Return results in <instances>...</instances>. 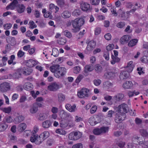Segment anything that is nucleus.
<instances>
[{
  "instance_id": "nucleus-29",
  "label": "nucleus",
  "mask_w": 148,
  "mask_h": 148,
  "mask_svg": "<svg viewBox=\"0 0 148 148\" xmlns=\"http://www.w3.org/2000/svg\"><path fill=\"white\" fill-rule=\"evenodd\" d=\"M21 71V70H20V69H18L16 70L15 73L13 74V77L14 78L16 79L19 78L22 74Z\"/></svg>"
},
{
  "instance_id": "nucleus-57",
  "label": "nucleus",
  "mask_w": 148,
  "mask_h": 148,
  "mask_svg": "<svg viewBox=\"0 0 148 148\" xmlns=\"http://www.w3.org/2000/svg\"><path fill=\"white\" fill-rule=\"evenodd\" d=\"M12 25L11 23H6L3 25V27L5 29H10L12 27Z\"/></svg>"
},
{
  "instance_id": "nucleus-12",
  "label": "nucleus",
  "mask_w": 148,
  "mask_h": 148,
  "mask_svg": "<svg viewBox=\"0 0 148 148\" xmlns=\"http://www.w3.org/2000/svg\"><path fill=\"white\" fill-rule=\"evenodd\" d=\"M80 8L82 10L87 12L91 10L90 4L88 3L82 2L80 4Z\"/></svg>"
},
{
  "instance_id": "nucleus-46",
  "label": "nucleus",
  "mask_w": 148,
  "mask_h": 148,
  "mask_svg": "<svg viewBox=\"0 0 148 148\" xmlns=\"http://www.w3.org/2000/svg\"><path fill=\"white\" fill-rule=\"evenodd\" d=\"M8 127V125L5 123H3L0 125V131L3 132Z\"/></svg>"
},
{
  "instance_id": "nucleus-7",
  "label": "nucleus",
  "mask_w": 148,
  "mask_h": 148,
  "mask_svg": "<svg viewBox=\"0 0 148 148\" xmlns=\"http://www.w3.org/2000/svg\"><path fill=\"white\" fill-rule=\"evenodd\" d=\"M30 140L32 143H35L38 145L40 144L42 142L40 135H32L30 138Z\"/></svg>"
},
{
  "instance_id": "nucleus-60",
  "label": "nucleus",
  "mask_w": 148,
  "mask_h": 148,
  "mask_svg": "<svg viewBox=\"0 0 148 148\" xmlns=\"http://www.w3.org/2000/svg\"><path fill=\"white\" fill-rule=\"evenodd\" d=\"M125 25V23L122 22H120L117 23L116 25V26L119 28H123Z\"/></svg>"
},
{
  "instance_id": "nucleus-14",
  "label": "nucleus",
  "mask_w": 148,
  "mask_h": 148,
  "mask_svg": "<svg viewBox=\"0 0 148 148\" xmlns=\"http://www.w3.org/2000/svg\"><path fill=\"white\" fill-rule=\"evenodd\" d=\"M124 97L123 94L122 93H118L115 96H114L113 98V99L111 101H110L108 103L109 105H111L112 104L113 102H112V101L114 100L116 101H119L122 100Z\"/></svg>"
},
{
  "instance_id": "nucleus-18",
  "label": "nucleus",
  "mask_w": 148,
  "mask_h": 148,
  "mask_svg": "<svg viewBox=\"0 0 148 148\" xmlns=\"http://www.w3.org/2000/svg\"><path fill=\"white\" fill-rule=\"evenodd\" d=\"M133 62L132 61L129 62L127 63V66L124 70L125 71H127V72L128 73L132 72L134 67V65L133 64Z\"/></svg>"
},
{
  "instance_id": "nucleus-30",
  "label": "nucleus",
  "mask_w": 148,
  "mask_h": 148,
  "mask_svg": "<svg viewBox=\"0 0 148 148\" xmlns=\"http://www.w3.org/2000/svg\"><path fill=\"white\" fill-rule=\"evenodd\" d=\"M139 94V92L136 91L135 90H129L127 92L128 95L130 97L137 95Z\"/></svg>"
},
{
  "instance_id": "nucleus-20",
  "label": "nucleus",
  "mask_w": 148,
  "mask_h": 148,
  "mask_svg": "<svg viewBox=\"0 0 148 148\" xmlns=\"http://www.w3.org/2000/svg\"><path fill=\"white\" fill-rule=\"evenodd\" d=\"M38 62L35 60L30 59L27 61V65L30 67H32L38 64Z\"/></svg>"
},
{
  "instance_id": "nucleus-1",
  "label": "nucleus",
  "mask_w": 148,
  "mask_h": 148,
  "mask_svg": "<svg viewBox=\"0 0 148 148\" xmlns=\"http://www.w3.org/2000/svg\"><path fill=\"white\" fill-rule=\"evenodd\" d=\"M128 109L127 105L125 103L122 104L118 107V112L115 119L116 122L120 123L125 119V116L124 113L127 112Z\"/></svg>"
},
{
  "instance_id": "nucleus-48",
  "label": "nucleus",
  "mask_w": 148,
  "mask_h": 148,
  "mask_svg": "<svg viewBox=\"0 0 148 148\" xmlns=\"http://www.w3.org/2000/svg\"><path fill=\"white\" fill-rule=\"evenodd\" d=\"M52 55L55 57H57L59 54L58 50L56 48H53L52 50Z\"/></svg>"
},
{
  "instance_id": "nucleus-64",
  "label": "nucleus",
  "mask_w": 148,
  "mask_h": 148,
  "mask_svg": "<svg viewBox=\"0 0 148 148\" xmlns=\"http://www.w3.org/2000/svg\"><path fill=\"white\" fill-rule=\"evenodd\" d=\"M72 148H83L82 145L80 143H78L73 145Z\"/></svg>"
},
{
  "instance_id": "nucleus-25",
  "label": "nucleus",
  "mask_w": 148,
  "mask_h": 148,
  "mask_svg": "<svg viewBox=\"0 0 148 148\" xmlns=\"http://www.w3.org/2000/svg\"><path fill=\"white\" fill-rule=\"evenodd\" d=\"M0 110L5 113L9 114L11 111L12 108L10 106L7 107H0Z\"/></svg>"
},
{
  "instance_id": "nucleus-6",
  "label": "nucleus",
  "mask_w": 148,
  "mask_h": 148,
  "mask_svg": "<svg viewBox=\"0 0 148 148\" xmlns=\"http://www.w3.org/2000/svg\"><path fill=\"white\" fill-rule=\"evenodd\" d=\"M59 115L60 118L58 117V119L60 121V124L61 125L63 124V121L66 118L69 117L70 116V114L65 112L63 109L60 110Z\"/></svg>"
},
{
  "instance_id": "nucleus-51",
  "label": "nucleus",
  "mask_w": 148,
  "mask_h": 148,
  "mask_svg": "<svg viewBox=\"0 0 148 148\" xmlns=\"http://www.w3.org/2000/svg\"><path fill=\"white\" fill-rule=\"evenodd\" d=\"M9 139L12 142H15L17 141L16 137L13 135H10L9 136Z\"/></svg>"
},
{
  "instance_id": "nucleus-5",
  "label": "nucleus",
  "mask_w": 148,
  "mask_h": 148,
  "mask_svg": "<svg viewBox=\"0 0 148 148\" xmlns=\"http://www.w3.org/2000/svg\"><path fill=\"white\" fill-rule=\"evenodd\" d=\"M82 132L79 131H73L68 135V138L71 140H76L80 138L82 136Z\"/></svg>"
},
{
  "instance_id": "nucleus-38",
  "label": "nucleus",
  "mask_w": 148,
  "mask_h": 148,
  "mask_svg": "<svg viewBox=\"0 0 148 148\" xmlns=\"http://www.w3.org/2000/svg\"><path fill=\"white\" fill-rule=\"evenodd\" d=\"M93 69V66L91 65H87L84 67V71L86 72L91 71Z\"/></svg>"
},
{
  "instance_id": "nucleus-52",
  "label": "nucleus",
  "mask_w": 148,
  "mask_h": 148,
  "mask_svg": "<svg viewBox=\"0 0 148 148\" xmlns=\"http://www.w3.org/2000/svg\"><path fill=\"white\" fill-rule=\"evenodd\" d=\"M80 11L79 9L74 10L72 13V15L75 16H77L80 14Z\"/></svg>"
},
{
  "instance_id": "nucleus-24",
  "label": "nucleus",
  "mask_w": 148,
  "mask_h": 148,
  "mask_svg": "<svg viewBox=\"0 0 148 148\" xmlns=\"http://www.w3.org/2000/svg\"><path fill=\"white\" fill-rule=\"evenodd\" d=\"M40 135L43 142L49 136V133L48 131H45L41 133Z\"/></svg>"
},
{
  "instance_id": "nucleus-44",
  "label": "nucleus",
  "mask_w": 148,
  "mask_h": 148,
  "mask_svg": "<svg viewBox=\"0 0 148 148\" xmlns=\"http://www.w3.org/2000/svg\"><path fill=\"white\" fill-rule=\"evenodd\" d=\"M93 132L95 135H102L100 128L94 129L93 130Z\"/></svg>"
},
{
  "instance_id": "nucleus-56",
  "label": "nucleus",
  "mask_w": 148,
  "mask_h": 148,
  "mask_svg": "<svg viewBox=\"0 0 148 148\" xmlns=\"http://www.w3.org/2000/svg\"><path fill=\"white\" fill-rule=\"evenodd\" d=\"M103 57L105 59L108 60L109 59V53L108 51H105L103 53Z\"/></svg>"
},
{
  "instance_id": "nucleus-58",
  "label": "nucleus",
  "mask_w": 148,
  "mask_h": 148,
  "mask_svg": "<svg viewBox=\"0 0 148 148\" xmlns=\"http://www.w3.org/2000/svg\"><path fill=\"white\" fill-rule=\"evenodd\" d=\"M97 109V106L96 105L93 106L91 108L90 110V112L91 114L95 113Z\"/></svg>"
},
{
  "instance_id": "nucleus-63",
  "label": "nucleus",
  "mask_w": 148,
  "mask_h": 148,
  "mask_svg": "<svg viewBox=\"0 0 148 148\" xmlns=\"http://www.w3.org/2000/svg\"><path fill=\"white\" fill-rule=\"evenodd\" d=\"M140 132L141 135L143 136H146L148 135V133L145 130L142 129L140 131Z\"/></svg>"
},
{
  "instance_id": "nucleus-32",
  "label": "nucleus",
  "mask_w": 148,
  "mask_h": 148,
  "mask_svg": "<svg viewBox=\"0 0 148 148\" xmlns=\"http://www.w3.org/2000/svg\"><path fill=\"white\" fill-rule=\"evenodd\" d=\"M138 42V40L136 39L131 40L128 42V45L129 47H132L136 45Z\"/></svg>"
},
{
  "instance_id": "nucleus-10",
  "label": "nucleus",
  "mask_w": 148,
  "mask_h": 148,
  "mask_svg": "<svg viewBox=\"0 0 148 148\" xmlns=\"http://www.w3.org/2000/svg\"><path fill=\"white\" fill-rule=\"evenodd\" d=\"M133 142L135 144H139L141 145L143 148H147L148 147V141H145L143 143L142 142L141 138L138 137L137 138L133 139Z\"/></svg>"
},
{
  "instance_id": "nucleus-61",
  "label": "nucleus",
  "mask_w": 148,
  "mask_h": 148,
  "mask_svg": "<svg viewBox=\"0 0 148 148\" xmlns=\"http://www.w3.org/2000/svg\"><path fill=\"white\" fill-rule=\"evenodd\" d=\"M64 34L67 37L69 38H71L72 36L71 33L67 30L63 32Z\"/></svg>"
},
{
  "instance_id": "nucleus-33",
  "label": "nucleus",
  "mask_w": 148,
  "mask_h": 148,
  "mask_svg": "<svg viewBox=\"0 0 148 148\" xmlns=\"http://www.w3.org/2000/svg\"><path fill=\"white\" fill-rule=\"evenodd\" d=\"M101 134H103L108 132L109 127L108 126H102L100 127Z\"/></svg>"
},
{
  "instance_id": "nucleus-54",
  "label": "nucleus",
  "mask_w": 148,
  "mask_h": 148,
  "mask_svg": "<svg viewBox=\"0 0 148 148\" xmlns=\"http://www.w3.org/2000/svg\"><path fill=\"white\" fill-rule=\"evenodd\" d=\"M140 61L144 63H148V57L146 56H143L141 58Z\"/></svg>"
},
{
  "instance_id": "nucleus-22",
  "label": "nucleus",
  "mask_w": 148,
  "mask_h": 148,
  "mask_svg": "<svg viewBox=\"0 0 148 148\" xmlns=\"http://www.w3.org/2000/svg\"><path fill=\"white\" fill-rule=\"evenodd\" d=\"M25 9V7L22 4H18L17 5L16 10L17 12L19 13L23 12Z\"/></svg>"
},
{
  "instance_id": "nucleus-55",
  "label": "nucleus",
  "mask_w": 148,
  "mask_h": 148,
  "mask_svg": "<svg viewBox=\"0 0 148 148\" xmlns=\"http://www.w3.org/2000/svg\"><path fill=\"white\" fill-rule=\"evenodd\" d=\"M74 73L75 74L78 73L80 71V67L78 66H76L73 68Z\"/></svg>"
},
{
  "instance_id": "nucleus-36",
  "label": "nucleus",
  "mask_w": 148,
  "mask_h": 148,
  "mask_svg": "<svg viewBox=\"0 0 148 148\" xmlns=\"http://www.w3.org/2000/svg\"><path fill=\"white\" fill-rule=\"evenodd\" d=\"M71 16V13L67 10L64 11L61 14L62 17L64 18H69Z\"/></svg>"
},
{
  "instance_id": "nucleus-17",
  "label": "nucleus",
  "mask_w": 148,
  "mask_h": 148,
  "mask_svg": "<svg viewBox=\"0 0 148 148\" xmlns=\"http://www.w3.org/2000/svg\"><path fill=\"white\" fill-rule=\"evenodd\" d=\"M66 109L70 112H75L77 110L76 106L73 104L71 106L69 104H67L65 106Z\"/></svg>"
},
{
  "instance_id": "nucleus-62",
  "label": "nucleus",
  "mask_w": 148,
  "mask_h": 148,
  "mask_svg": "<svg viewBox=\"0 0 148 148\" xmlns=\"http://www.w3.org/2000/svg\"><path fill=\"white\" fill-rule=\"evenodd\" d=\"M95 67V70L97 72H100L102 70V67L99 64L96 65Z\"/></svg>"
},
{
  "instance_id": "nucleus-21",
  "label": "nucleus",
  "mask_w": 148,
  "mask_h": 148,
  "mask_svg": "<svg viewBox=\"0 0 148 148\" xmlns=\"http://www.w3.org/2000/svg\"><path fill=\"white\" fill-rule=\"evenodd\" d=\"M20 70H21L22 74L25 75H29L32 71V70L31 68H27L26 69L24 68L20 69Z\"/></svg>"
},
{
  "instance_id": "nucleus-11",
  "label": "nucleus",
  "mask_w": 148,
  "mask_h": 148,
  "mask_svg": "<svg viewBox=\"0 0 148 148\" xmlns=\"http://www.w3.org/2000/svg\"><path fill=\"white\" fill-rule=\"evenodd\" d=\"M10 84L7 82H5L0 84V90L2 92H7L10 89Z\"/></svg>"
},
{
  "instance_id": "nucleus-35",
  "label": "nucleus",
  "mask_w": 148,
  "mask_h": 148,
  "mask_svg": "<svg viewBox=\"0 0 148 148\" xmlns=\"http://www.w3.org/2000/svg\"><path fill=\"white\" fill-rule=\"evenodd\" d=\"M111 58L112 59L111 61V63L112 64H114L116 62H118L120 61V59L117 57L114 56L113 55H112Z\"/></svg>"
},
{
  "instance_id": "nucleus-34",
  "label": "nucleus",
  "mask_w": 148,
  "mask_h": 148,
  "mask_svg": "<svg viewBox=\"0 0 148 148\" xmlns=\"http://www.w3.org/2000/svg\"><path fill=\"white\" fill-rule=\"evenodd\" d=\"M51 124V123L50 121L46 120L42 123V126L45 128H48L49 127Z\"/></svg>"
},
{
  "instance_id": "nucleus-8",
  "label": "nucleus",
  "mask_w": 148,
  "mask_h": 148,
  "mask_svg": "<svg viewBox=\"0 0 148 148\" xmlns=\"http://www.w3.org/2000/svg\"><path fill=\"white\" fill-rule=\"evenodd\" d=\"M138 85V84L135 82L132 83L131 81H126L123 84V86L124 88L128 89L134 88Z\"/></svg>"
},
{
  "instance_id": "nucleus-50",
  "label": "nucleus",
  "mask_w": 148,
  "mask_h": 148,
  "mask_svg": "<svg viewBox=\"0 0 148 148\" xmlns=\"http://www.w3.org/2000/svg\"><path fill=\"white\" fill-rule=\"evenodd\" d=\"M66 42V40L65 38H60L58 40V43L60 45H64Z\"/></svg>"
},
{
  "instance_id": "nucleus-31",
  "label": "nucleus",
  "mask_w": 148,
  "mask_h": 148,
  "mask_svg": "<svg viewBox=\"0 0 148 148\" xmlns=\"http://www.w3.org/2000/svg\"><path fill=\"white\" fill-rule=\"evenodd\" d=\"M38 110V108L35 106V104H34L29 109L30 113L32 114L36 113Z\"/></svg>"
},
{
  "instance_id": "nucleus-42",
  "label": "nucleus",
  "mask_w": 148,
  "mask_h": 148,
  "mask_svg": "<svg viewBox=\"0 0 148 148\" xmlns=\"http://www.w3.org/2000/svg\"><path fill=\"white\" fill-rule=\"evenodd\" d=\"M49 8L50 10H53L54 9L55 10V12L58 11L59 8L57 6H55L54 4L53 3L50 4L49 5Z\"/></svg>"
},
{
  "instance_id": "nucleus-40",
  "label": "nucleus",
  "mask_w": 148,
  "mask_h": 148,
  "mask_svg": "<svg viewBox=\"0 0 148 148\" xmlns=\"http://www.w3.org/2000/svg\"><path fill=\"white\" fill-rule=\"evenodd\" d=\"M115 73L112 72H108L105 73L104 75L106 78L110 79L115 76Z\"/></svg>"
},
{
  "instance_id": "nucleus-4",
  "label": "nucleus",
  "mask_w": 148,
  "mask_h": 148,
  "mask_svg": "<svg viewBox=\"0 0 148 148\" xmlns=\"http://www.w3.org/2000/svg\"><path fill=\"white\" fill-rule=\"evenodd\" d=\"M90 95V90L87 88H84L78 91L77 96L80 98L88 97Z\"/></svg>"
},
{
  "instance_id": "nucleus-53",
  "label": "nucleus",
  "mask_w": 148,
  "mask_h": 148,
  "mask_svg": "<svg viewBox=\"0 0 148 148\" xmlns=\"http://www.w3.org/2000/svg\"><path fill=\"white\" fill-rule=\"evenodd\" d=\"M114 48V45L113 44H110L107 45L106 47L107 51H110L112 50Z\"/></svg>"
},
{
  "instance_id": "nucleus-9",
  "label": "nucleus",
  "mask_w": 148,
  "mask_h": 148,
  "mask_svg": "<svg viewBox=\"0 0 148 148\" xmlns=\"http://www.w3.org/2000/svg\"><path fill=\"white\" fill-rule=\"evenodd\" d=\"M61 86L58 83L54 82L51 83L48 86L49 90L53 91H56L60 88Z\"/></svg>"
},
{
  "instance_id": "nucleus-26",
  "label": "nucleus",
  "mask_w": 148,
  "mask_h": 148,
  "mask_svg": "<svg viewBox=\"0 0 148 148\" xmlns=\"http://www.w3.org/2000/svg\"><path fill=\"white\" fill-rule=\"evenodd\" d=\"M24 119V117L23 116H19L14 118V123L15 124H18L23 121Z\"/></svg>"
},
{
  "instance_id": "nucleus-27",
  "label": "nucleus",
  "mask_w": 148,
  "mask_h": 148,
  "mask_svg": "<svg viewBox=\"0 0 148 148\" xmlns=\"http://www.w3.org/2000/svg\"><path fill=\"white\" fill-rule=\"evenodd\" d=\"M24 89L27 90H31L33 88V85L29 82L25 83L23 86Z\"/></svg>"
},
{
  "instance_id": "nucleus-47",
  "label": "nucleus",
  "mask_w": 148,
  "mask_h": 148,
  "mask_svg": "<svg viewBox=\"0 0 148 148\" xmlns=\"http://www.w3.org/2000/svg\"><path fill=\"white\" fill-rule=\"evenodd\" d=\"M29 28L32 29H33L37 27L36 25L32 21H29Z\"/></svg>"
},
{
  "instance_id": "nucleus-39",
  "label": "nucleus",
  "mask_w": 148,
  "mask_h": 148,
  "mask_svg": "<svg viewBox=\"0 0 148 148\" xmlns=\"http://www.w3.org/2000/svg\"><path fill=\"white\" fill-rule=\"evenodd\" d=\"M48 113H43L40 114L39 115V119L40 120H43L47 119L48 117Z\"/></svg>"
},
{
  "instance_id": "nucleus-45",
  "label": "nucleus",
  "mask_w": 148,
  "mask_h": 148,
  "mask_svg": "<svg viewBox=\"0 0 148 148\" xmlns=\"http://www.w3.org/2000/svg\"><path fill=\"white\" fill-rule=\"evenodd\" d=\"M56 133L60 135H64L66 133V132L62 129H57L56 130Z\"/></svg>"
},
{
  "instance_id": "nucleus-2",
  "label": "nucleus",
  "mask_w": 148,
  "mask_h": 148,
  "mask_svg": "<svg viewBox=\"0 0 148 148\" xmlns=\"http://www.w3.org/2000/svg\"><path fill=\"white\" fill-rule=\"evenodd\" d=\"M50 71L54 73V76L59 78L64 76L66 73V69L64 67H60L58 65H54L49 68Z\"/></svg>"
},
{
  "instance_id": "nucleus-59",
  "label": "nucleus",
  "mask_w": 148,
  "mask_h": 148,
  "mask_svg": "<svg viewBox=\"0 0 148 148\" xmlns=\"http://www.w3.org/2000/svg\"><path fill=\"white\" fill-rule=\"evenodd\" d=\"M57 4L60 7H63L65 4L63 0H57Z\"/></svg>"
},
{
  "instance_id": "nucleus-19",
  "label": "nucleus",
  "mask_w": 148,
  "mask_h": 148,
  "mask_svg": "<svg viewBox=\"0 0 148 148\" xmlns=\"http://www.w3.org/2000/svg\"><path fill=\"white\" fill-rule=\"evenodd\" d=\"M18 3V2L16 0H14L10 5H8L6 7V9L7 10H14L15 8L16 7Z\"/></svg>"
},
{
  "instance_id": "nucleus-37",
  "label": "nucleus",
  "mask_w": 148,
  "mask_h": 148,
  "mask_svg": "<svg viewBox=\"0 0 148 148\" xmlns=\"http://www.w3.org/2000/svg\"><path fill=\"white\" fill-rule=\"evenodd\" d=\"M58 101L60 102L63 101L65 99V95L62 93L58 94Z\"/></svg>"
},
{
  "instance_id": "nucleus-16",
  "label": "nucleus",
  "mask_w": 148,
  "mask_h": 148,
  "mask_svg": "<svg viewBox=\"0 0 148 148\" xmlns=\"http://www.w3.org/2000/svg\"><path fill=\"white\" fill-rule=\"evenodd\" d=\"M96 42L93 40L90 41L88 44L86 51H92L95 47Z\"/></svg>"
},
{
  "instance_id": "nucleus-3",
  "label": "nucleus",
  "mask_w": 148,
  "mask_h": 148,
  "mask_svg": "<svg viewBox=\"0 0 148 148\" xmlns=\"http://www.w3.org/2000/svg\"><path fill=\"white\" fill-rule=\"evenodd\" d=\"M84 23V19L83 18H78L74 19L72 23L73 27L72 29V32L74 33L79 32Z\"/></svg>"
},
{
  "instance_id": "nucleus-23",
  "label": "nucleus",
  "mask_w": 148,
  "mask_h": 148,
  "mask_svg": "<svg viewBox=\"0 0 148 148\" xmlns=\"http://www.w3.org/2000/svg\"><path fill=\"white\" fill-rule=\"evenodd\" d=\"M129 73L124 70L121 71L120 75V78L121 79H124L128 77Z\"/></svg>"
},
{
  "instance_id": "nucleus-15",
  "label": "nucleus",
  "mask_w": 148,
  "mask_h": 148,
  "mask_svg": "<svg viewBox=\"0 0 148 148\" xmlns=\"http://www.w3.org/2000/svg\"><path fill=\"white\" fill-rule=\"evenodd\" d=\"M131 38V36L130 35H124L121 38L120 42L123 45L127 44Z\"/></svg>"
},
{
  "instance_id": "nucleus-13",
  "label": "nucleus",
  "mask_w": 148,
  "mask_h": 148,
  "mask_svg": "<svg viewBox=\"0 0 148 148\" xmlns=\"http://www.w3.org/2000/svg\"><path fill=\"white\" fill-rule=\"evenodd\" d=\"M136 8H133L132 10L130 11L129 12H127L125 13L123 11L121 10H120L119 11V13L120 14L121 17H122L123 19L125 20L129 16V13H131L133 12H134L136 10Z\"/></svg>"
},
{
  "instance_id": "nucleus-41",
  "label": "nucleus",
  "mask_w": 148,
  "mask_h": 148,
  "mask_svg": "<svg viewBox=\"0 0 148 148\" xmlns=\"http://www.w3.org/2000/svg\"><path fill=\"white\" fill-rule=\"evenodd\" d=\"M100 122L99 121L98 122H97L95 120L94 118L93 117H91L89 119V122L90 125L92 126L95 125Z\"/></svg>"
},
{
  "instance_id": "nucleus-49",
  "label": "nucleus",
  "mask_w": 148,
  "mask_h": 148,
  "mask_svg": "<svg viewBox=\"0 0 148 148\" xmlns=\"http://www.w3.org/2000/svg\"><path fill=\"white\" fill-rule=\"evenodd\" d=\"M39 130L38 127L37 126H34L32 132V136L35 135H36V133L38 132Z\"/></svg>"
},
{
  "instance_id": "nucleus-28",
  "label": "nucleus",
  "mask_w": 148,
  "mask_h": 148,
  "mask_svg": "<svg viewBox=\"0 0 148 148\" xmlns=\"http://www.w3.org/2000/svg\"><path fill=\"white\" fill-rule=\"evenodd\" d=\"M26 127V124L24 123H22L18 125L17 129L20 132H22L25 129Z\"/></svg>"
},
{
  "instance_id": "nucleus-43",
  "label": "nucleus",
  "mask_w": 148,
  "mask_h": 148,
  "mask_svg": "<svg viewBox=\"0 0 148 148\" xmlns=\"http://www.w3.org/2000/svg\"><path fill=\"white\" fill-rule=\"evenodd\" d=\"M5 122L7 123H10L12 122H14V119L10 116H5Z\"/></svg>"
}]
</instances>
